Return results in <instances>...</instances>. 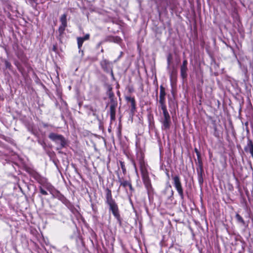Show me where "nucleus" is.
I'll return each instance as SVG.
<instances>
[{
  "mask_svg": "<svg viewBox=\"0 0 253 253\" xmlns=\"http://www.w3.org/2000/svg\"><path fill=\"white\" fill-rule=\"evenodd\" d=\"M27 172L34 178L40 184L39 187L40 192L43 195H47L48 193L43 188L46 189L50 194L53 195L55 191L54 186L48 182V179L41 175L38 172L32 169H28Z\"/></svg>",
  "mask_w": 253,
  "mask_h": 253,
  "instance_id": "1",
  "label": "nucleus"
},
{
  "mask_svg": "<svg viewBox=\"0 0 253 253\" xmlns=\"http://www.w3.org/2000/svg\"><path fill=\"white\" fill-rule=\"evenodd\" d=\"M105 204L109 207V211H111L116 219L120 226L123 224V219L121 217L120 211L118 204L115 200L113 199L112 190L107 187L105 189Z\"/></svg>",
  "mask_w": 253,
  "mask_h": 253,
  "instance_id": "2",
  "label": "nucleus"
},
{
  "mask_svg": "<svg viewBox=\"0 0 253 253\" xmlns=\"http://www.w3.org/2000/svg\"><path fill=\"white\" fill-rule=\"evenodd\" d=\"M106 86L107 89V94L111 100V105L110 106V114L111 123L116 119V109L118 103L117 101L114 100L115 97L114 93L113 91V88L111 84H106Z\"/></svg>",
  "mask_w": 253,
  "mask_h": 253,
  "instance_id": "3",
  "label": "nucleus"
},
{
  "mask_svg": "<svg viewBox=\"0 0 253 253\" xmlns=\"http://www.w3.org/2000/svg\"><path fill=\"white\" fill-rule=\"evenodd\" d=\"M48 138L58 145L56 150L58 151V153L62 154L61 150L67 145V140L64 136L61 134L51 132L48 135Z\"/></svg>",
  "mask_w": 253,
  "mask_h": 253,
  "instance_id": "4",
  "label": "nucleus"
},
{
  "mask_svg": "<svg viewBox=\"0 0 253 253\" xmlns=\"http://www.w3.org/2000/svg\"><path fill=\"white\" fill-rule=\"evenodd\" d=\"M136 146V160L138 161L140 167V170L141 173L148 171L147 168V165L146 164L144 158L145 154L144 151L143 150L141 147L139 141H136L135 143Z\"/></svg>",
  "mask_w": 253,
  "mask_h": 253,
  "instance_id": "5",
  "label": "nucleus"
},
{
  "mask_svg": "<svg viewBox=\"0 0 253 253\" xmlns=\"http://www.w3.org/2000/svg\"><path fill=\"white\" fill-rule=\"evenodd\" d=\"M141 174L142 180L145 188L146 189L149 199H153L155 191L152 185L148 171L141 173Z\"/></svg>",
  "mask_w": 253,
  "mask_h": 253,
  "instance_id": "6",
  "label": "nucleus"
},
{
  "mask_svg": "<svg viewBox=\"0 0 253 253\" xmlns=\"http://www.w3.org/2000/svg\"><path fill=\"white\" fill-rule=\"evenodd\" d=\"M171 179L173 186L177 192L180 200L183 201L184 193L181 177L178 174L171 175Z\"/></svg>",
  "mask_w": 253,
  "mask_h": 253,
  "instance_id": "7",
  "label": "nucleus"
},
{
  "mask_svg": "<svg viewBox=\"0 0 253 253\" xmlns=\"http://www.w3.org/2000/svg\"><path fill=\"white\" fill-rule=\"evenodd\" d=\"M162 196L166 200L167 204H170L174 200V191L170 184L166 185L161 192Z\"/></svg>",
  "mask_w": 253,
  "mask_h": 253,
  "instance_id": "8",
  "label": "nucleus"
},
{
  "mask_svg": "<svg viewBox=\"0 0 253 253\" xmlns=\"http://www.w3.org/2000/svg\"><path fill=\"white\" fill-rule=\"evenodd\" d=\"M100 66L102 69L106 74L110 75V78L115 79L113 72V63L109 60L103 59L100 62Z\"/></svg>",
  "mask_w": 253,
  "mask_h": 253,
  "instance_id": "9",
  "label": "nucleus"
},
{
  "mask_svg": "<svg viewBox=\"0 0 253 253\" xmlns=\"http://www.w3.org/2000/svg\"><path fill=\"white\" fill-rule=\"evenodd\" d=\"M56 195L55 197L60 200L64 205H65L68 209H69L72 212L74 213L75 211H77V209L75 208L74 206L62 194L60 191L56 190Z\"/></svg>",
  "mask_w": 253,
  "mask_h": 253,
  "instance_id": "10",
  "label": "nucleus"
},
{
  "mask_svg": "<svg viewBox=\"0 0 253 253\" xmlns=\"http://www.w3.org/2000/svg\"><path fill=\"white\" fill-rule=\"evenodd\" d=\"M163 114L164 119L161 121L162 128L164 130H167L170 128L171 124L170 116L168 110L163 111Z\"/></svg>",
  "mask_w": 253,
  "mask_h": 253,
  "instance_id": "11",
  "label": "nucleus"
},
{
  "mask_svg": "<svg viewBox=\"0 0 253 253\" xmlns=\"http://www.w3.org/2000/svg\"><path fill=\"white\" fill-rule=\"evenodd\" d=\"M125 98L127 103L130 104V113L133 115L136 112V102L135 97L131 96H126Z\"/></svg>",
  "mask_w": 253,
  "mask_h": 253,
  "instance_id": "12",
  "label": "nucleus"
},
{
  "mask_svg": "<svg viewBox=\"0 0 253 253\" xmlns=\"http://www.w3.org/2000/svg\"><path fill=\"white\" fill-rule=\"evenodd\" d=\"M187 65L188 61L186 59H185L183 61L182 64L180 66V76L183 79L187 77Z\"/></svg>",
  "mask_w": 253,
  "mask_h": 253,
  "instance_id": "13",
  "label": "nucleus"
},
{
  "mask_svg": "<svg viewBox=\"0 0 253 253\" xmlns=\"http://www.w3.org/2000/svg\"><path fill=\"white\" fill-rule=\"evenodd\" d=\"M235 218L238 223L241 224L242 226L245 227V229L243 230V231L245 232L246 229L249 227V221H246L243 217L238 213L235 214Z\"/></svg>",
  "mask_w": 253,
  "mask_h": 253,
  "instance_id": "14",
  "label": "nucleus"
},
{
  "mask_svg": "<svg viewBox=\"0 0 253 253\" xmlns=\"http://www.w3.org/2000/svg\"><path fill=\"white\" fill-rule=\"evenodd\" d=\"M197 172L198 174V180L200 184H202L204 182L203 175H204V171L203 167H197Z\"/></svg>",
  "mask_w": 253,
  "mask_h": 253,
  "instance_id": "15",
  "label": "nucleus"
},
{
  "mask_svg": "<svg viewBox=\"0 0 253 253\" xmlns=\"http://www.w3.org/2000/svg\"><path fill=\"white\" fill-rule=\"evenodd\" d=\"M122 124L121 123V118H120L118 126L116 130V134H117V136L118 139L120 140H121L122 138Z\"/></svg>",
  "mask_w": 253,
  "mask_h": 253,
  "instance_id": "16",
  "label": "nucleus"
},
{
  "mask_svg": "<svg viewBox=\"0 0 253 253\" xmlns=\"http://www.w3.org/2000/svg\"><path fill=\"white\" fill-rule=\"evenodd\" d=\"M118 181L120 183V186H122L124 188H126L128 186V184L131 181V180H124L122 178H121L118 176Z\"/></svg>",
  "mask_w": 253,
  "mask_h": 253,
  "instance_id": "17",
  "label": "nucleus"
},
{
  "mask_svg": "<svg viewBox=\"0 0 253 253\" xmlns=\"http://www.w3.org/2000/svg\"><path fill=\"white\" fill-rule=\"evenodd\" d=\"M159 103L160 104L161 108L162 111L164 110H168L167 108V105L166 103V98L165 96L164 97H160L159 99Z\"/></svg>",
  "mask_w": 253,
  "mask_h": 253,
  "instance_id": "18",
  "label": "nucleus"
},
{
  "mask_svg": "<svg viewBox=\"0 0 253 253\" xmlns=\"http://www.w3.org/2000/svg\"><path fill=\"white\" fill-rule=\"evenodd\" d=\"M60 21L61 23V25L63 26H67V14L65 13L62 15L60 18Z\"/></svg>",
  "mask_w": 253,
  "mask_h": 253,
  "instance_id": "19",
  "label": "nucleus"
},
{
  "mask_svg": "<svg viewBox=\"0 0 253 253\" xmlns=\"http://www.w3.org/2000/svg\"><path fill=\"white\" fill-rule=\"evenodd\" d=\"M197 162H196V165H197L198 167H203V163L201 158V155H198L197 156Z\"/></svg>",
  "mask_w": 253,
  "mask_h": 253,
  "instance_id": "20",
  "label": "nucleus"
},
{
  "mask_svg": "<svg viewBox=\"0 0 253 253\" xmlns=\"http://www.w3.org/2000/svg\"><path fill=\"white\" fill-rule=\"evenodd\" d=\"M119 163L120 164L121 168L122 170V172L124 175L126 173V169L125 166V163L124 162L122 161H119Z\"/></svg>",
  "mask_w": 253,
  "mask_h": 253,
  "instance_id": "21",
  "label": "nucleus"
},
{
  "mask_svg": "<svg viewBox=\"0 0 253 253\" xmlns=\"http://www.w3.org/2000/svg\"><path fill=\"white\" fill-rule=\"evenodd\" d=\"M84 42V41L82 38V37H78L77 38L78 46V48L80 50H81V47L83 45Z\"/></svg>",
  "mask_w": 253,
  "mask_h": 253,
  "instance_id": "22",
  "label": "nucleus"
},
{
  "mask_svg": "<svg viewBox=\"0 0 253 253\" xmlns=\"http://www.w3.org/2000/svg\"><path fill=\"white\" fill-rule=\"evenodd\" d=\"M214 132H213V135L217 138H219L220 136V133L219 131L217 129V127L216 125L214 126Z\"/></svg>",
  "mask_w": 253,
  "mask_h": 253,
  "instance_id": "23",
  "label": "nucleus"
},
{
  "mask_svg": "<svg viewBox=\"0 0 253 253\" xmlns=\"http://www.w3.org/2000/svg\"><path fill=\"white\" fill-rule=\"evenodd\" d=\"M160 97L165 96L166 95V93L165 87L162 85H160Z\"/></svg>",
  "mask_w": 253,
  "mask_h": 253,
  "instance_id": "24",
  "label": "nucleus"
},
{
  "mask_svg": "<svg viewBox=\"0 0 253 253\" xmlns=\"http://www.w3.org/2000/svg\"><path fill=\"white\" fill-rule=\"evenodd\" d=\"M172 60V55L171 53H169L167 56L168 67L169 68Z\"/></svg>",
  "mask_w": 253,
  "mask_h": 253,
  "instance_id": "25",
  "label": "nucleus"
},
{
  "mask_svg": "<svg viewBox=\"0 0 253 253\" xmlns=\"http://www.w3.org/2000/svg\"><path fill=\"white\" fill-rule=\"evenodd\" d=\"M67 26H63L62 25H61L59 26V27L58 28V31H59V33L60 35L63 34V33L65 31V29Z\"/></svg>",
  "mask_w": 253,
  "mask_h": 253,
  "instance_id": "26",
  "label": "nucleus"
},
{
  "mask_svg": "<svg viewBox=\"0 0 253 253\" xmlns=\"http://www.w3.org/2000/svg\"><path fill=\"white\" fill-rule=\"evenodd\" d=\"M241 204H242L243 206L246 207L247 208H248L247 202L245 197H242V199L241 200Z\"/></svg>",
  "mask_w": 253,
  "mask_h": 253,
  "instance_id": "27",
  "label": "nucleus"
},
{
  "mask_svg": "<svg viewBox=\"0 0 253 253\" xmlns=\"http://www.w3.org/2000/svg\"><path fill=\"white\" fill-rule=\"evenodd\" d=\"M2 139L3 140H4L5 141L11 143V144H14V140L11 139V138L10 137H6V136H4Z\"/></svg>",
  "mask_w": 253,
  "mask_h": 253,
  "instance_id": "28",
  "label": "nucleus"
},
{
  "mask_svg": "<svg viewBox=\"0 0 253 253\" xmlns=\"http://www.w3.org/2000/svg\"><path fill=\"white\" fill-rule=\"evenodd\" d=\"M4 65L6 68H7L8 69H11V68L12 67V65L9 61H8L7 60H5L4 61Z\"/></svg>",
  "mask_w": 253,
  "mask_h": 253,
  "instance_id": "29",
  "label": "nucleus"
},
{
  "mask_svg": "<svg viewBox=\"0 0 253 253\" xmlns=\"http://www.w3.org/2000/svg\"><path fill=\"white\" fill-rule=\"evenodd\" d=\"M127 187H129L130 193L131 195H132V193L134 192V189L132 186L131 181H130Z\"/></svg>",
  "mask_w": 253,
  "mask_h": 253,
  "instance_id": "30",
  "label": "nucleus"
},
{
  "mask_svg": "<svg viewBox=\"0 0 253 253\" xmlns=\"http://www.w3.org/2000/svg\"><path fill=\"white\" fill-rule=\"evenodd\" d=\"M130 161H131V162L133 165V167L135 170L136 171H137V166H136V163H135L134 160L133 159H131Z\"/></svg>",
  "mask_w": 253,
  "mask_h": 253,
  "instance_id": "31",
  "label": "nucleus"
},
{
  "mask_svg": "<svg viewBox=\"0 0 253 253\" xmlns=\"http://www.w3.org/2000/svg\"><path fill=\"white\" fill-rule=\"evenodd\" d=\"M90 38V35L89 34H86L84 37H82V38L84 40V41L88 40Z\"/></svg>",
  "mask_w": 253,
  "mask_h": 253,
  "instance_id": "32",
  "label": "nucleus"
},
{
  "mask_svg": "<svg viewBox=\"0 0 253 253\" xmlns=\"http://www.w3.org/2000/svg\"><path fill=\"white\" fill-rule=\"evenodd\" d=\"M228 190L229 191H232L234 190V187L232 184H229L228 185Z\"/></svg>",
  "mask_w": 253,
  "mask_h": 253,
  "instance_id": "33",
  "label": "nucleus"
},
{
  "mask_svg": "<svg viewBox=\"0 0 253 253\" xmlns=\"http://www.w3.org/2000/svg\"><path fill=\"white\" fill-rule=\"evenodd\" d=\"M194 151L196 153L197 156L201 155L200 151L198 150L197 148H195Z\"/></svg>",
  "mask_w": 253,
  "mask_h": 253,
  "instance_id": "34",
  "label": "nucleus"
},
{
  "mask_svg": "<svg viewBox=\"0 0 253 253\" xmlns=\"http://www.w3.org/2000/svg\"><path fill=\"white\" fill-rule=\"evenodd\" d=\"M41 144L42 146V147L44 149H45V148H46V144L45 142H44V141H42V142L41 143Z\"/></svg>",
  "mask_w": 253,
  "mask_h": 253,
  "instance_id": "35",
  "label": "nucleus"
},
{
  "mask_svg": "<svg viewBox=\"0 0 253 253\" xmlns=\"http://www.w3.org/2000/svg\"><path fill=\"white\" fill-rule=\"evenodd\" d=\"M123 54H124L123 52L121 51L120 52V54L118 58V60L119 59L123 56Z\"/></svg>",
  "mask_w": 253,
  "mask_h": 253,
  "instance_id": "36",
  "label": "nucleus"
},
{
  "mask_svg": "<svg viewBox=\"0 0 253 253\" xmlns=\"http://www.w3.org/2000/svg\"><path fill=\"white\" fill-rule=\"evenodd\" d=\"M108 131L109 132H112V127H111V126H110L109 127H108Z\"/></svg>",
  "mask_w": 253,
  "mask_h": 253,
  "instance_id": "37",
  "label": "nucleus"
},
{
  "mask_svg": "<svg viewBox=\"0 0 253 253\" xmlns=\"http://www.w3.org/2000/svg\"><path fill=\"white\" fill-rule=\"evenodd\" d=\"M166 173V175H167V177H168V178L169 179V171H168Z\"/></svg>",
  "mask_w": 253,
  "mask_h": 253,
  "instance_id": "38",
  "label": "nucleus"
},
{
  "mask_svg": "<svg viewBox=\"0 0 253 253\" xmlns=\"http://www.w3.org/2000/svg\"><path fill=\"white\" fill-rule=\"evenodd\" d=\"M102 44V42H100L98 45H97V46L99 47V46H100V45Z\"/></svg>",
  "mask_w": 253,
  "mask_h": 253,
  "instance_id": "39",
  "label": "nucleus"
},
{
  "mask_svg": "<svg viewBox=\"0 0 253 253\" xmlns=\"http://www.w3.org/2000/svg\"><path fill=\"white\" fill-rule=\"evenodd\" d=\"M119 86H119V84L117 82V88H119Z\"/></svg>",
  "mask_w": 253,
  "mask_h": 253,
  "instance_id": "40",
  "label": "nucleus"
},
{
  "mask_svg": "<svg viewBox=\"0 0 253 253\" xmlns=\"http://www.w3.org/2000/svg\"><path fill=\"white\" fill-rule=\"evenodd\" d=\"M235 179H236V181H237L238 182H239L238 178H236V177H235Z\"/></svg>",
  "mask_w": 253,
  "mask_h": 253,
  "instance_id": "41",
  "label": "nucleus"
},
{
  "mask_svg": "<svg viewBox=\"0 0 253 253\" xmlns=\"http://www.w3.org/2000/svg\"><path fill=\"white\" fill-rule=\"evenodd\" d=\"M101 51L102 52H103V51H104L103 49H101Z\"/></svg>",
  "mask_w": 253,
  "mask_h": 253,
  "instance_id": "42",
  "label": "nucleus"
},
{
  "mask_svg": "<svg viewBox=\"0 0 253 253\" xmlns=\"http://www.w3.org/2000/svg\"><path fill=\"white\" fill-rule=\"evenodd\" d=\"M186 194L188 195V192L187 191H186Z\"/></svg>",
  "mask_w": 253,
  "mask_h": 253,
  "instance_id": "43",
  "label": "nucleus"
},
{
  "mask_svg": "<svg viewBox=\"0 0 253 253\" xmlns=\"http://www.w3.org/2000/svg\"><path fill=\"white\" fill-rule=\"evenodd\" d=\"M235 240H236V241L238 240V239H237V238H236L235 239Z\"/></svg>",
  "mask_w": 253,
  "mask_h": 253,
  "instance_id": "44",
  "label": "nucleus"
}]
</instances>
